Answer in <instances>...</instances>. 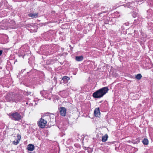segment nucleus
Wrapping results in <instances>:
<instances>
[{"mask_svg":"<svg viewBox=\"0 0 153 153\" xmlns=\"http://www.w3.org/2000/svg\"><path fill=\"white\" fill-rule=\"evenodd\" d=\"M147 3L150 7H153V0H148Z\"/></svg>","mask_w":153,"mask_h":153,"instance_id":"obj_27","label":"nucleus"},{"mask_svg":"<svg viewBox=\"0 0 153 153\" xmlns=\"http://www.w3.org/2000/svg\"><path fill=\"white\" fill-rule=\"evenodd\" d=\"M21 49L23 51L22 52L30 51H29V46L27 44H25L22 46Z\"/></svg>","mask_w":153,"mask_h":153,"instance_id":"obj_13","label":"nucleus"},{"mask_svg":"<svg viewBox=\"0 0 153 153\" xmlns=\"http://www.w3.org/2000/svg\"><path fill=\"white\" fill-rule=\"evenodd\" d=\"M8 115L10 119L12 120L16 121H20L22 118L20 113L17 112H11Z\"/></svg>","mask_w":153,"mask_h":153,"instance_id":"obj_3","label":"nucleus"},{"mask_svg":"<svg viewBox=\"0 0 153 153\" xmlns=\"http://www.w3.org/2000/svg\"><path fill=\"white\" fill-rule=\"evenodd\" d=\"M142 77L141 74H137L135 76V77L137 79L139 80L141 79Z\"/></svg>","mask_w":153,"mask_h":153,"instance_id":"obj_28","label":"nucleus"},{"mask_svg":"<svg viewBox=\"0 0 153 153\" xmlns=\"http://www.w3.org/2000/svg\"><path fill=\"white\" fill-rule=\"evenodd\" d=\"M140 1L141 2V1H143L145 0H140Z\"/></svg>","mask_w":153,"mask_h":153,"instance_id":"obj_47","label":"nucleus"},{"mask_svg":"<svg viewBox=\"0 0 153 153\" xmlns=\"http://www.w3.org/2000/svg\"><path fill=\"white\" fill-rule=\"evenodd\" d=\"M44 54L46 56L52 54L54 52V49L51 45H44L42 46L40 48Z\"/></svg>","mask_w":153,"mask_h":153,"instance_id":"obj_2","label":"nucleus"},{"mask_svg":"<svg viewBox=\"0 0 153 153\" xmlns=\"http://www.w3.org/2000/svg\"><path fill=\"white\" fill-rule=\"evenodd\" d=\"M108 8H106L105 7L102 6L100 8V10L101 11V12L103 13H107L108 12Z\"/></svg>","mask_w":153,"mask_h":153,"instance_id":"obj_20","label":"nucleus"},{"mask_svg":"<svg viewBox=\"0 0 153 153\" xmlns=\"http://www.w3.org/2000/svg\"><path fill=\"white\" fill-rule=\"evenodd\" d=\"M21 138V136L19 134H17V137L16 139V141H13V144L15 145H16L19 143V141Z\"/></svg>","mask_w":153,"mask_h":153,"instance_id":"obj_16","label":"nucleus"},{"mask_svg":"<svg viewBox=\"0 0 153 153\" xmlns=\"http://www.w3.org/2000/svg\"><path fill=\"white\" fill-rule=\"evenodd\" d=\"M34 148V146L32 144H29L27 146V149L29 151H32Z\"/></svg>","mask_w":153,"mask_h":153,"instance_id":"obj_21","label":"nucleus"},{"mask_svg":"<svg viewBox=\"0 0 153 153\" xmlns=\"http://www.w3.org/2000/svg\"><path fill=\"white\" fill-rule=\"evenodd\" d=\"M40 120H41V121L42 122L43 124L45 125V126L46 125V123H47L48 120H45L44 119H42V118H41Z\"/></svg>","mask_w":153,"mask_h":153,"instance_id":"obj_29","label":"nucleus"},{"mask_svg":"<svg viewBox=\"0 0 153 153\" xmlns=\"http://www.w3.org/2000/svg\"><path fill=\"white\" fill-rule=\"evenodd\" d=\"M13 58H14V55L11 56L9 58V61L12 64H14L16 62V61L15 60L14 61V59Z\"/></svg>","mask_w":153,"mask_h":153,"instance_id":"obj_24","label":"nucleus"},{"mask_svg":"<svg viewBox=\"0 0 153 153\" xmlns=\"http://www.w3.org/2000/svg\"><path fill=\"white\" fill-rule=\"evenodd\" d=\"M27 94L28 95H30L31 94V93L30 92H28V91H27Z\"/></svg>","mask_w":153,"mask_h":153,"instance_id":"obj_41","label":"nucleus"},{"mask_svg":"<svg viewBox=\"0 0 153 153\" xmlns=\"http://www.w3.org/2000/svg\"><path fill=\"white\" fill-rule=\"evenodd\" d=\"M69 47L72 50L73 49V48H72L70 45H69Z\"/></svg>","mask_w":153,"mask_h":153,"instance_id":"obj_42","label":"nucleus"},{"mask_svg":"<svg viewBox=\"0 0 153 153\" xmlns=\"http://www.w3.org/2000/svg\"><path fill=\"white\" fill-rule=\"evenodd\" d=\"M13 102H15L16 103L18 102H21L22 101L23 99L22 98V96L20 95H15L14 94L13 97Z\"/></svg>","mask_w":153,"mask_h":153,"instance_id":"obj_8","label":"nucleus"},{"mask_svg":"<svg viewBox=\"0 0 153 153\" xmlns=\"http://www.w3.org/2000/svg\"><path fill=\"white\" fill-rule=\"evenodd\" d=\"M107 143L108 145H110L111 144V142H107Z\"/></svg>","mask_w":153,"mask_h":153,"instance_id":"obj_40","label":"nucleus"},{"mask_svg":"<svg viewBox=\"0 0 153 153\" xmlns=\"http://www.w3.org/2000/svg\"><path fill=\"white\" fill-rule=\"evenodd\" d=\"M8 67L7 66H6V69H7V68H8Z\"/></svg>","mask_w":153,"mask_h":153,"instance_id":"obj_49","label":"nucleus"},{"mask_svg":"<svg viewBox=\"0 0 153 153\" xmlns=\"http://www.w3.org/2000/svg\"><path fill=\"white\" fill-rule=\"evenodd\" d=\"M59 111L60 115L63 117L65 116L67 110L65 107H61L59 108Z\"/></svg>","mask_w":153,"mask_h":153,"instance_id":"obj_10","label":"nucleus"},{"mask_svg":"<svg viewBox=\"0 0 153 153\" xmlns=\"http://www.w3.org/2000/svg\"><path fill=\"white\" fill-rule=\"evenodd\" d=\"M19 57H22L23 59H28L29 64H31L32 61L31 60L32 58L31 57V54L30 51L22 52L21 51L18 54Z\"/></svg>","mask_w":153,"mask_h":153,"instance_id":"obj_4","label":"nucleus"},{"mask_svg":"<svg viewBox=\"0 0 153 153\" xmlns=\"http://www.w3.org/2000/svg\"><path fill=\"white\" fill-rule=\"evenodd\" d=\"M37 124L39 128H43L45 127V125L43 124L42 122L41 121V120H40V121L38 122Z\"/></svg>","mask_w":153,"mask_h":153,"instance_id":"obj_22","label":"nucleus"},{"mask_svg":"<svg viewBox=\"0 0 153 153\" xmlns=\"http://www.w3.org/2000/svg\"><path fill=\"white\" fill-rule=\"evenodd\" d=\"M83 56H76L75 57V59L77 61H81L83 60Z\"/></svg>","mask_w":153,"mask_h":153,"instance_id":"obj_23","label":"nucleus"},{"mask_svg":"<svg viewBox=\"0 0 153 153\" xmlns=\"http://www.w3.org/2000/svg\"><path fill=\"white\" fill-rule=\"evenodd\" d=\"M104 13L100 12L98 14V18L100 20H102L106 19V16L104 14Z\"/></svg>","mask_w":153,"mask_h":153,"instance_id":"obj_11","label":"nucleus"},{"mask_svg":"<svg viewBox=\"0 0 153 153\" xmlns=\"http://www.w3.org/2000/svg\"><path fill=\"white\" fill-rule=\"evenodd\" d=\"M134 23H135V22H136V20H134Z\"/></svg>","mask_w":153,"mask_h":153,"instance_id":"obj_48","label":"nucleus"},{"mask_svg":"<svg viewBox=\"0 0 153 153\" xmlns=\"http://www.w3.org/2000/svg\"><path fill=\"white\" fill-rule=\"evenodd\" d=\"M40 94L43 97L49 100H51V94L48 92L46 91H40Z\"/></svg>","mask_w":153,"mask_h":153,"instance_id":"obj_7","label":"nucleus"},{"mask_svg":"<svg viewBox=\"0 0 153 153\" xmlns=\"http://www.w3.org/2000/svg\"><path fill=\"white\" fill-rule=\"evenodd\" d=\"M90 25H93V24H90Z\"/></svg>","mask_w":153,"mask_h":153,"instance_id":"obj_51","label":"nucleus"},{"mask_svg":"<svg viewBox=\"0 0 153 153\" xmlns=\"http://www.w3.org/2000/svg\"><path fill=\"white\" fill-rule=\"evenodd\" d=\"M104 20L105 21L104 22L105 23V25H104V26L105 28H107L106 26H105V25H107V24H109V23H110V22H111V21L112 20V19L110 17L106 16V19H105ZM109 25H110V24H109Z\"/></svg>","mask_w":153,"mask_h":153,"instance_id":"obj_12","label":"nucleus"},{"mask_svg":"<svg viewBox=\"0 0 153 153\" xmlns=\"http://www.w3.org/2000/svg\"><path fill=\"white\" fill-rule=\"evenodd\" d=\"M1 108V106H0V108Z\"/></svg>","mask_w":153,"mask_h":153,"instance_id":"obj_54","label":"nucleus"},{"mask_svg":"<svg viewBox=\"0 0 153 153\" xmlns=\"http://www.w3.org/2000/svg\"><path fill=\"white\" fill-rule=\"evenodd\" d=\"M144 101H145V100L143 101H142V103H144Z\"/></svg>","mask_w":153,"mask_h":153,"instance_id":"obj_50","label":"nucleus"},{"mask_svg":"<svg viewBox=\"0 0 153 153\" xmlns=\"http://www.w3.org/2000/svg\"><path fill=\"white\" fill-rule=\"evenodd\" d=\"M74 146L76 148H79V149H80L81 148L80 145L78 143H75Z\"/></svg>","mask_w":153,"mask_h":153,"instance_id":"obj_31","label":"nucleus"},{"mask_svg":"<svg viewBox=\"0 0 153 153\" xmlns=\"http://www.w3.org/2000/svg\"><path fill=\"white\" fill-rule=\"evenodd\" d=\"M78 153H85L83 151H80Z\"/></svg>","mask_w":153,"mask_h":153,"instance_id":"obj_44","label":"nucleus"},{"mask_svg":"<svg viewBox=\"0 0 153 153\" xmlns=\"http://www.w3.org/2000/svg\"><path fill=\"white\" fill-rule=\"evenodd\" d=\"M106 107V105L104 103L101 104L100 106V108L103 109H105Z\"/></svg>","mask_w":153,"mask_h":153,"instance_id":"obj_30","label":"nucleus"},{"mask_svg":"<svg viewBox=\"0 0 153 153\" xmlns=\"http://www.w3.org/2000/svg\"><path fill=\"white\" fill-rule=\"evenodd\" d=\"M137 15V13L135 12H133L132 14V15L133 17L134 18H135L136 17Z\"/></svg>","mask_w":153,"mask_h":153,"instance_id":"obj_32","label":"nucleus"},{"mask_svg":"<svg viewBox=\"0 0 153 153\" xmlns=\"http://www.w3.org/2000/svg\"><path fill=\"white\" fill-rule=\"evenodd\" d=\"M13 59H14V61L15 60L16 61V62H17V59H15V56H14V58H13Z\"/></svg>","mask_w":153,"mask_h":153,"instance_id":"obj_43","label":"nucleus"},{"mask_svg":"<svg viewBox=\"0 0 153 153\" xmlns=\"http://www.w3.org/2000/svg\"><path fill=\"white\" fill-rule=\"evenodd\" d=\"M114 142H111V143L113 144H114Z\"/></svg>","mask_w":153,"mask_h":153,"instance_id":"obj_45","label":"nucleus"},{"mask_svg":"<svg viewBox=\"0 0 153 153\" xmlns=\"http://www.w3.org/2000/svg\"><path fill=\"white\" fill-rule=\"evenodd\" d=\"M26 104H27V103H26Z\"/></svg>","mask_w":153,"mask_h":153,"instance_id":"obj_53","label":"nucleus"},{"mask_svg":"<svg viewBox=\"0 0 153 153\" xmlns=\"http://www.w3.org/2000/svg\"><path fill=\"white\" fill-rule=\"evenodd\" d=\"M138 28V26L137 25L134 26V27L133 25L129 24L128 22H126L124 23L121 27L122 29H125V28L129 29L130 28Z\"/></svg>","mask_w":153,"mask_h":153,"instance_id":"obj_9","label":"nucleus"},{"mask_svg":"<svg viewBox=\"0 0 153 153\" xmlns=\"http://www.w3.org/2000/svg\"><path fill=\"white\" fill-rule=\"evenodd\" d=\"M150 10H148L147 11V12L148 11H149Z\"/></svg>","mask_w":153,"mask_h":153,"instance_id":"obj_52","label":"nucleus"},{"mask_svg":"<svg viewBox=\"0 0 153 153\" xmlns=\"http://www.w3.org/2000/svg\"><path fill=\"white\" fill-rule=\"evenodd\" d=\"M3 51L2 50H0V56H1L2 54Z\"/></svg>","mask_w":153,"mask_h":153,"instance_id":"obj_38","label":"nucleus"},{"mask_svg":"<svg viewBox=\"0 0 153 153\" xmlns=\"http://www.w3.org/2000/svg\"><path fill=\"white\" fill-rule=\"evenodd\" d=\"M11 63L10 61L9 60V61H7V65H11Z\"/></svg>","mask_w":153,"mask_h":153,"instance_id":"obj_36","label":"nucleus"},{"mask_svg":"<svg viewBox=\"0 0 153 153\" xmlns=\"http://www.w3.org/2000/svg\"><path fill=\"white\" fill-rule=\"evenodd\" d=\"M54 114L50 113H47L45 114V115L44 116V117L45 119H48V124L49 125L50 124V126L54 125L52 121L54 120Z\"/></svg>","mask_w":153,"mask_h":153,"instance_id":"obj_5","label":"nucleus"},{"mask_svg":"<svg viewBox=\"0 0 153 153\" xmlns=\"http://www.w3.org/2000/svg\"><path fill=\"white\" fill-rule=\"evenodd\" d=\"M10 22L11 23L13 24V25L15 24V21L13 20L11 21Z\"/></svg>","mask_w":153,"mask_h":153,"instance_id":"obj_37","label":"nucleus"},{"mask_svg":"<svg viewBox=\"0 0 153 153\" xmlns=\"http://www.w3.org/2000/svg\"><path fill=\"white\" fill-rule=\"evenodd\" d=\"M4 38L5 39H6V40L4 42L5 43L7 42H8V37L7 36L5 35Z\"/></svg>","mask_w":153,"mask_h":153,"instance_id":"obj_34","label":"nucleus"},{"mask_svg":"<svg viewBox=\"0 0 153 153\" xmlns=\"http://www.w3.org/2000/svg\"><path fill=\"white\" fill-rule=\"evenodd\" d=\"M39 14L38 13H30L28 14L29 17H31L32 18H37L39 16Z\"/></svg>","mask_w":153,"mask_h":153,"instance_id":"obj_15","label":"nucleus"},{"mask_svg":"<svg viewBox=\"0 0 153 153\" xmlns=\"http://www.w3.org/2000/svg\"><path fill=\"white\" fill-rule=\"evenodd\" d=\"M38 71L36 70L33 69L31 70L30 71L27 72V74L30 76V75H34L35 74H36Z\"/></svg>","mask_w":153,"mask_h":153,"instance_id":"obj_17","label":"nucleus"},{"mask_svg":"<svg viewBox=\"0 0 153 153\" xmlns=\"http://www.w3.org/2000/svg\"><path fill=\"white\" fill-rule=\"evenodd\" d=\"M94 114L96 117H98L99 115H100V112L99 108H97L95 109Z\"/></svg>","mask_w":153,"mask_h":153,"instance_id":"obj_19","label":"nucleus"},{"mask_svg":"<svg viewBox=\"0 0 153 153\" xmlns=\"http://www.w3.org/2000/svg\"><path fill=\"white\" fill-rule=\"evenodd\" d=\"M70 79V78L68 77L65 76L62 77V80H61L60 83H67L68 82V81Z\"/></svg>","mask_w":153,"mask_h":153,"instance_id":"obj_14","label":"nucleus"},{"mask_svg":"<svg viewBox=\"0 0 153 153\" xmlns=\"http://www.w3.org/2000/svg\"><path fill=\"white\" fill-rule=\"evenodd\" d=\"M71 142H72L71 140V139H68L67 141V143L69 145L71 144Z\"/></svg>","mask_w":153,"mask_h":153,"instance_id":"obj_35","label":"nucleus"},{"mask_svg":"<svg viewBox=\"0 0 153 153\" xmlns=\"http://www.w3.org/2000/svg\"><path fill=\"white\" fill-rule=\"evenodd\" d=\"M44 79L43 77L41 79L38 77L36 80V82L37 84L42 85L44 83Z\"/></svg>","mask_w":153,"mask_h":153,"instance_id":"obj_18","label":"nucleus"},{"mask_svg":"<svg viewBox=\"0 0 153 153\" xmlns=\"http://www.w3.org/2000/svg\"><path fill=\"white\" fill-rule=\"evenodd\" d=\"M30 33L36 32L37 31V29H28Z\"/></svg>","mask_w":153,"mask_h":153,"instance_id":"obj_33","label":"nucleus"},{"mask_svg":"<svg viewBox=\"0 0 153 153\" xmlns=\"http://www.w3.org/2000/svg\"><path fill=\"white\" fill-rule=\"evenodd\" d=\"M108 90L107 87H103L94 92L92 94V96L94 98H100L105 94Z\"/></svg>","mask_w":153,"mask_h":153,"instance_id":"obj_1","label":"nucleus"},{"mask_svg":"<svg viewBox=\"0 0 153 153\" xmlns=\"http://www.w3.org/2000/svg\"><path fill=\"white\" fill-rule=\"evenodd\" d=\"M14 94L12 92L8 93L4 97L5 102H13Z\"/></svg>","mask_w":153,"mask_h":153,"instance_id":"obj_6","label":"nucleus"},{"mask_svg":"<svg viewBox=\"0 0 153 153\" xmlns=\"http://www.w3.org/2000/svg\"><path fill=\"white\" fill-rule=\"evenodd\" d=\"M108 137L107 134H106L104 136L102 137V141L103 142H105L107 140L108 138Z\"/></svg>","mask_w":153,"mask_h":153,"instance_id":"obj_25","label":"nucleus"},{"mask_svg":"<svg viewBox=\"0 0 153 153\" xmlns=\"http://www.w3.org/2000/svg\"><path fill=\"white\" fill-rule=\"evenodd\" d=\"M26 70L25 69L23 70H22L20 72V74H21L24 71H25Z\"/></svg>","mask_w":153,"mask_h":153,"instance_id":"obj_39","label":"nucleus"},{"mask_svg":"<svg viewBox=\"0 0 153 153\" xmlns=\"http://www.w3.org/2000/svg\"><path fill=\"white\" fill-rule=\"evenodd\" d=\"M142 143L144 145H147L149 143V141L147 139L144 138L142 141Z\"/></svg>","mask_w":153,"mask_h":153,"instance_id":"obj_26","label":"nucleus"},{"mask_svg":"<svg viewBox=\"0 0 153 153\" xmlns=\"http://www.w3.org/2000/svg\"><path fill=\"white\" fill-rule=\"evenodd\" d=\"M102 101H100L99 103H102Z\"/></svg>","mask_w":153,"mask_h":153,"instance_id":"obj_46","label":"nucleus"}]
</instances>
